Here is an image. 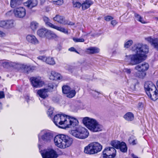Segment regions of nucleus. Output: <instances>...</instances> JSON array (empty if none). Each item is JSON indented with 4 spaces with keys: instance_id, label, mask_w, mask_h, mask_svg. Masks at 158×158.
<instances>
[{
    "instance_id": "obj_37",
    "label": "nucleus",
    "mask_w": 158,
    "mask_h": 158,
    "mask_svg": "<svg viewBox=\"0 0 158 158\" xmlns=\"http://www.w3.org/2000/svg\"><path fill=\"white\" fill-rule=\"evenodd\" d=\"M73 6L74 8H79L81 6V4L77 1H73Z\"/></svg>"
},
{
    "instance_id": "obj_62",
    "label": "nucleus",
    "mask_w": 158,
    "mask_h": 158,
    "mask_svg": "<svg viewBox=\"0 0 158 158\" xmlns=\"http://www.w3.org/2000/svg\"><path fill=\"white\" fill-rule=\"evenodd\" d=\"M156 86L158 89V80L156 82Z\"/></svg>"
},
{
    "instance_id": "obj_38",
    "label": "nucleus",
    "mask_w": 158,
    "mask_h": 158,
    "mask_svg": "<svg viewBox=\"0 0 158 158\" xmlns=\"http://www.w3.org/2000/svg\"><path fill=\"white\" fill-rule=\"evenodd\" d=\"M133 41L132 40H129L124 44V47L126 48H129L133 44Z\"/></svg>"
},
{
    "instance_id": "obj_33",
    "label": "nucleus",
    "mask_w": 158,
    "mask_h": 158,
    "mask_svg": "<svg viewBox=\"0 0 158 158\" xmlns=\"http://www.w3.org/2000/svg\"><path fill=\"white\" fill-rule=\"evenodd\" d=\"M52 28L56 29L58 31H59L61 32H63L64 33H67L68 31L64 28L61 27H59L56 26L54 25L52 27Z\"/></svg>"
},
{
    "instance_id": "obj_52",
    "label": "nucleus",
    "mask_w": 158,
    "mask_h": 158,
    "mask_svg": "<svg viewBox=\"0 0 158 158\" xmlns=\"http://www.w3.org/2000/svg\"><path fill=\"white\" fill-rule=\"evenodd\" d=\"M65 22L66 23V24H68V25H74V23H73V22H69L68 21H67V20H65Z\"/></svg>"
},
{
    "instance_id": "obj_48",
    "label": "nucleus",
    "mask_w": 158,
    "mask_h": 158,
    "mask_svg": "<svg viewBox=\"0 0 158 158\" xmlns=\"http://www.w3.org/2000/svg\"><path fill=\"white\" fill-rule=\"evenodd\" d=\"M124 72L127 74H130L131 73V70L130 69L126 68L124 69Z\"/></svg>"
},
{
    "instance_id": "obj_58",
    "label": "nucleus",
    "mask_w": 158,
    "mask_h": 158,
    "mask_svg": "<svg viewBox=\"0 0 158 158\" xmlns=\"http://www.w3.org/2000/svg\"><path fill=\"white\" fill-rule=\"evenodd\" d=\"M131 156L133 158H139L137 156L134 154H132Z\"/></svg>"
},
{
    "instance_id": "obj_1",
    "label": "nucleus",
    "mask_w": 158,
    "mask_h": 158,
    "mask_svg": "<svg viewBox=\"0 0 158 158\" xmlns=\"http://www.w3.org/2000/svg\"><path fill=\"white\" fill-rule=\"evenodd\" d=\"M132 49L136 54L126 55L125 58V60L131 65L139 64L149 52V48L147 45L139 43L135 44Z\"/></svg>"
},
{
    "instance_id": "obj_11",
    "label": "nucleus",
    "mask_w": 158,
    "mask_h": 158,
    "mask_svg": "<svg viewBox=\"0 0 158 158\" xmlns=\"http://www.w3.org/2000/svg\"><path fill=\"white\" fill-rule=\"evenodd\" d=\"M63 148H65L71 145L73 142V139L69 136L63 134Z\"/></svg>"
},
{
    "instance_id": "obj_47",
    "label": "nucleus",
    "mask_w": 158,
    "mask_h": 158,
    "mask_svg": "<svg viewBox=\"0 0 158 158\" xmlns=\"http://www.w3.org/2000/svg\"><path fill=\"white\" fill-rule=\"evenodd\" d=\"M53 112V109L52 108H50L48 109V114L49 116L51 117V115L52 114Z\"/></svg>"
},
{
    "instance_id": "obj_63",
    "label": "nucleus",
    "mask_w": 158,
    "mask_h": 158,
    "mask_svg": "<svg viewBox=\"0 0 158 158\" xmlns=\"http://www.w3.org/2000/svg\"><path fill=\"white\" fill-rule=\"evenodd\" d=\"M74 52H75L78 53V54H79V52L75 49V51H74Z\"/></svg>"
},
{
    "instance_id": "obj_8",
    "label": "nucleus",
    "mask_w": 158,
    "mask_h": 158,
    "mask_svg": "<svg viewBox=\"0 0 158 158\" xmlns=\"http://www.w3.org/2000/svg\"><path fill=\"white\" fill-rule=\"evenodd\" d=\"M39 141L40 142V138L45 142H50L53 139V134L50 131L44 130L42 131L38 135Z\"/></svg>"
},
{
    "instance_id": "obj_23",
    "label": "nucleus",
    "mask_w": 158,
    "mask_h": 158,
    "mask_svg": "<svg viewBox=\"0 0 158 158\" xmlns=\"http://www.w3.org/2000/svg\"><path fill=\"white\" fill-rule=\"evenodd\" d=\"M93 3L91 1H85L81 4V8L82 10H85L88 8Z\"/></svg>"
},
{
    "instance_id": "obj_40",
    "label": "nucleus",
    "mask_w": 158,
    "mask_h": 158,
    "mask_svg": "<svg viewBox=\"0 0 158 158\" xmlns=\"http://www.w3.org/2000/svg\"><path fill=\"white\" fill-rule=\"evenodd\" d=\"M50 2L53 4L57 5H61L64 2L63 1H52Z\"/></svg>"
},
{
    "instance_id": "obj_42",
    "label": "nucleus",
    "mask_w": 158,
    "mask_h": 158,
    "mask_svg": "<svg viewBox=\"0 0 158 158\" xmlns=\"http://www.w3.org/2000/svg\"><path fill=\"white\" fill-rule=\"evenodd\" d=\"M106 154H104L103 155V158H114L115 156V154H114L113 153V155H106Z\"/></svg>"
},
{
    "instance_id": "obj_36",
    "label": "nucleus",
    "mask_w": 158,
    "mask_h": 158,
    "mask_svg": "<svg viewBox=\"0 0 158 158\" xmlns=\"http://www.w3.org/2000/svg\"><path fill=\"white\" fill-rule=\"evenodd\" d=\"M14 21L13 20H10L6 21V27L11 28L14 27Z\"/></svg>"
},
{
    "instance_id": "obj_24",
    "label": "nucleus",
    "mask_w": 158,
    "mask_h": 158,
    "mask_svg": "<svg viewBox=\"0 0 158 158\" xmlns=\"http://www.w3.org/2000/svg\"><path fill=\"white\" fill-rule=\"evenodd\" d=\"M124 118L127 121H132L134 119V115L131 112H128L123 116Z\"/></svg>"
},
{
    "instance_id": "obj_7",
    "label": "nucleus",
    "mask_w": 158,
    "mask_h": 158,
    "mask_svg": "<svg viewBox=\"0 0 158 158\" xmlns=\"http://www.w3.org/2000/svg\"><path fill=\"white\" fill-rule=\"evenodd\" d=\"M149 68L148 64L146 63H143L139 64L135 67V69L138 71L136 73V77L140 78H143L146 76V73L145 71H147Z\"/></svg>"
},
{
    "instance_id": "obj_34",
    "label": "nucleus",
    "mask_w": 158,
    "mask_h": 158,
    "mask_svg": "<svg viewBox=\"0 0 158 158\" xmlns=\"http://www.w3.org/2000/svg\"><path fill=\"white\" fill-rule=\"evenodd\" d=\"M39 24L36 22H32L30 24V27L31 29L33 31H35L38 27Z\"/></svg>"
},
{
    "instance_id": "obj_50",
    "label": "nucleus",
    "mask_w": 158,
    "mask_h": 158,
    "mask_svg": "<svg viewBox=\"0 0 158 158\" xmlns=\"http://www.w3.org/2000/svg\"><path fill=\"white\" fill-rule=\"evenodd\" d=\"M117 22L116 20H112L111 22V24L114 26L117 24Z\"/></svg>"
},
{
    "instance_id": "obj_59",
    "label": "nucleus",
    "mask_w": 158,
    "mask_h": 158,
    "mask_svg": "<svg viewBox=\"0 0 158 158\" xmlns=\"http://www.w3.org/2000/svg\"><path fill=\"white\" fill-rule=\"evenodd\" d=\"M73 69V67L72 66H69V68L68 69L69 70H71Z\"/></svg>"
},
{
    "instance_id": "obj_13",
    "label": "nucleus",
    "mask_w": 158,
    "mask_h": 158,
    "mask_svg": "<svg viewBox=\"0 0 158 158\" xmlns=\"http://www.w3.org/2000/svg\"><path fill=\"white\" fill-rule=\"evenodd\" d=\"M43 158H56L58 156L56 152L53 149H50L44 153H41Z\"/></svg>"
},
{
    "instance_id": "obj_41",
    "label": "nucleus",
    "mask_w": 158,
    "mask_h": 158,
    "mask_svg": "<svg viewBox=\"0 0 158 158\" xmlns=\"http://www.w3.org/2000/svg\"><path fill=\"white\" fill-rule=\"evenodd\" d=\"M73 40L75 42H84L85 40L83 38H73Z\"/></svg>"
},
{
    "instance_id": "obj_57",
    "label": "nucleus",
    "mask_w": 158,
    "mask_h": 158,
    "mask_svg": "<svg viewBox=\"0 0 158 158\" xmlns=\"http://www.w3.org/2000/svg\"><path fill=\"white\" fill-rule=\"evenodd\" d=\"M133 140V139L131 137H130L129 139V142L130 144H131L132 143V141Z\"/></svg>"
},
{
    "instance_id": "obj_43",
    "label": "nucleus",
    "mask_w": 158,
    "mask_h": 158,
    "mask_svg": "<svg viewBox=\"0 0 158 158\" xmlns=\"http://www.w3.org/2000/svg\"><path fill=\"white\" fill-rule=\"evenodd\" d=\"M134 16L137 20L139 22H141L140 19H142V17L139 15L135 13Z\"/></svg>"
},
{
    "instance_id": "obj_21",
    "label": "nucleus",
    "mask_w": 158,
    "mask_h": 158,
    "mask_svg": "<svg viewBox=\"0 0 158 158\" xmlns=\"http://www.w3.org/2000/svg\"><path fill=\"white\" fill-rule=\"evenodd\" d=\"M0 63L2 66L5 68H8L14 66V63L12 62L9 61L8 60H2Z\"/></svg>"
},
{
    "instance_id": "obj_61",
    "label": "nucleus",
    "mask_w": 158,
    "mask_h": 158,
    "mask_svg": "<svg viewBox=\"0 0 158 158\" xmlns=\"http://www.w3.org/2000/svg\"><path fill=\"white\" fill-rule=\"evenodd\" d=\"M38 146L39 149H40L41 145L39 143L38 144Z\"/></svg>"
},
{
    "instance_id": "obj_16",
    "label": "nucleus",
    "mask_w": 158,
    "mask_h": 158,
    "mask_svg": "<svg viewBox=\"0 0 158 158\" xmlns=\"http://www.w3.org/2000/svg\"><path fill=\"white\" fill-rule=\"evenodd\" d=\"M116 150L113 147H108L106 148L102 152V155L106 154V155H111L113 153L116 155Z\"/></svg>"
},
{
    "instance_id": "obj_54",
    "label": "nucleus",
    "mask_w": 158,
    "mask_h": 158,
    "mask_svg": "<svg viewBox=\"0 0 158 158\" xmlns=\"http://www.w3.org/2000/svg\"><path fill=\"white\" fill-rule=\"evenodd\" d=\"M140 20H141V22H141V23H142L144 24V23H147V22L144 20V19L142 17V19H140Z\"/></svg>"
},
{
    "instance_id": "obj_18",
    "label": "nucleus",
    "mask_w": 158,
    "mask_h": 158,
    "mask_svg": "<svg viewBox=\"0 0 158 158\" xmlns=\"http://www.w3.org/2000/svg\"><path fill=\"white\" fill-rule=\"evenodd\" d=\"M53 20L58 23L62 24L65 25L67 23L65 22V20L64 17L59 15H56L53 18Z\"/></svg>"
},
{
    "instance_id": "obj_45",
    "label": "nucleus",
    "mask_w": 158,
    "mask_h": 158,
    "mask_svg": "<svg viewBox=\"0 0 158 158\" xmlns=\"http://www.w3.org/2000/svg\"><path fill=\"white\" fill-rule=\"evenodd\" d=\"M0 27H6V21H0Z\"/></svg>"
},
{
    "instance_id": "obj_4",
    "label": "nucleus",
    "mask_w": 158,
    "mask_h": 158,
    "mask_svg": "<svg viewBox=\"0 0 158 158\" xmlns=\"http://www.w3.org/2000/svg\"><path fill=\"white\" fill-rule=\"evenodd\" d=\"M85 125L90 131L96 132L101 130L102 126L95 119L86 117L83 119Z\"/></svg>"
},
{
    "instance_id": "obj_49",
    "label": "nucleus",
    "mask_w": 158,
    "mask_h": 158,
    "mask_svg": "<svg viewBox=\"0 0 158 158\" xmlns=\"http://www.w3.org/2000/svg\"><path fill=\"white\" fill-rule=\"evenodd\" d=\"M5 97L4 92L3 91H0V99L2 98Z\"/></svg>"
},
{
    "instance_id": "obj_60",
    "label": "nucleus",
    "mask_w": 158,
    "mask_h": 158,
    "mask_svg": "<svg viewBox=\"0 0 158 158\" xmlns=\"http://www.w3.org/2000/svg\"><path fill=\"white\" fill-rule=\"evenodd\" d=\"M155 19L157 21H158V17H155Z\"/></svg>"
},
{
    "instance_id": "obj_30",
    "label": "nucleus",
    "mask_w": 158,
    "mask_h": 158,
    "mask_svg": "<svg viewBox=\"0 0 158 158\" xmlns=\"http://www.w3.org/2000/svg\"><path fill=\"white\" fill-rule=\"evenodd\" d=\"M35 67L25 65L23 67L24 72L27 73L32 72L34 70Z\"/></svg>"
},
{
    "instance_id": "obj_39",
    "label": "nucleus",
    "mask_w": 158,
    "mask_h": 158,
    "mask_svg": "<svg viewBox=\"0 0 158 158\" xmlns=\"http://www.w3.org/2000/svg\"><path fill=\"white\" fill-rule=\"evenodd\" d=\"M54 85L55 84L53 83L48 84V88H46V89H48V92L52 91L54 87Z\"/></svg>"
},
{
    "instance_id": "obj_29",
    "label": "nucleus",
    "mask_w": 158,
    "mask_h": 158,
    "mask_svg": "<svg viewBox=\"0 0 158 158\" xmlns=\"http://www.w3.org/2000/svg\"><path fill=\"white\" fill-rule=\"evenodd\" d=\"M119 149L122 152H125L127 151V148L125 143L124 142H122L120 143Z\"/></svg>"
},
{
    "instance_id": "obj_20",
    "label": "nucleus",
    "mask_w": 158,
    "mask_h": 158,
    "mask_svg": "<svg viewBox=\"0 0 158 158\" xmlns=\"http://www.w3.org/2000/svg\"><path fill=\"white\" fill-rule=\"evenodd\" d=\"M61 78L60 74L54 71H52L51 72L49 77L50 80H60Z\"/></svg>"
},
{
    "instance_id": "obj_3",
    "label": "nucleus",
    "mask_w": 158,
    "mask_h": 158,
    "mask_svg": "<svg viewBox=\"0 0 158 158\" xmlns=\"http://www.w3.org/2000/svg\"><path fill=\"white\" fill-rule=\"evenodd\" d=\"M144 86L146 94L152 100L155 101L158 99V90L152 81L145 82Z\"/></svg>"
},
{
    "instance_id": "obj_55",
    "label": "nucleus",
    "mask_w": 158,
    "mask_h": 158,
    "mask_svg": "<svg viewBox=\"0 0 158 158\" xmlns=\"http://www.w3.org/2000/svg\"><path fill=\"white\" fill-rule=\"evenodd\" d=\"M0 35L1 37H4L5 35V34L2 31H0Z\"/></svg>"
},
{
    "instance_id": "obj_27",
    "label": "nucleus",
    "mask_w": 158,
    "mask_h": 158,
    "mask_svg": "<svg viewBox=\"0 0 158 158\" xmlns=\"http://www.w3.org/2000/svg\"><path fill=\"white\" fill-rule=\"evenodd\" d=\"M47 31V30L45 28L40 29L37 31V34L40 37H45Z\"/></svg>"
},
{
    "instance_id": "obj_53",
    "label": "nucleus",
    "mask_w": 158,
    "mask_h": 158,
    "mask_svg": "<svg viewBox=\"0 0 158 158\" xmlns=\"http://www.w3.org/2000/svg\"><path fill=\"white\" fill-rule=\"evenodd\" d=\"M75 49L74 48L72 47L69 49V50L71 52H74L75 51Z\"/></svg>"
},
{
    "instance_id": "obj_26",
    "label": "nucleus",
    "mask_w": 158,
    "mask_h": 158,
    "mask_svg": "<svg viewBox=\"0 0 158 158\" xmlns=\"http://www.w3.org/2000/svg\"><path fill=\"white\" fill-rule=\"evenodd\" d=\"M56 35L53 32L47 30L45 37L48 39H52L56 38Z\"/></svg>"
},
{
    "instance_id": "obj_25",
    "label": "nucleus",
    "mask_w": 158,
    "mask_h": 158,
    "mask_svg": "<svg viewBox=\"0 0 158 158\" xmlns=\"http://www.w3.org/2000/svg\"><path fill=\"white\" fill-rule=\"evenodd\" d=\"M99 49L97 48L90 47L86 49L87 52L89 54H94L99 52Z\"/></svg>"
},
{
    "instance_id": "obj_14",
    "label": "nucleus",
    "mask_w": 158,
    "mask_h": 158,
    "mask_svg": "<svg viewBox=\"0 0 158 158\" xmlns=\"http://www.w3.org/2000/svg\"><path fill=\"white\" fill-rule=\"evenodd\" d=\"M55 145L60 148H63V134L56 135L54 139Z\"/></svg>"
},
{
    "instance_id": "obj_5",
    "label": "nucleus",
    "mask_w": 158,
    "mask_h": 158,
    "mask_svg": "<svg viewBox=\"0 0 158 158\" xmlns=\"http://www.w3.org/2000/svg\"><path fill=\"white\" fill-rule=\"evenodd\" d=\"M78 124L74 127V129L71 131L70 133L75 137L79 139H83L87 138L89 135V132L87 130L81 127H77Z\"/></svg>"
},
{
    "instance_id": "obj_19",
    "label": "nucleus",
    "mask_w": 158,
    "mask_h": 158,
    "mask_svg": "<svg viewBox=\"0 0 158 158\" xmlns=\"http://www.w3.org/2000/svg\"><path fill=\"white\" fill-rule=\"evenodd\" d=\"M27 41L32 44H36L38 43V41L35 37L32 35H28L27 36Z\"/></svg>"
},
{
    "instance_id": "obj_44",
    "label": "nucleus",
    "mask_w": 158,
    "mask_h": 158,
    "mask_svg": "<svg viewBox=\"0 0 158 158\" xmlns=\"http://www.w3.org/2000/svg\"><path fill=\"white\" fill-rule=\"evenodd\" d=\"M113 17L110 15H107L104 17V19L106 21H109L113 19Z\"/></svg>"
},
{
    "instance_id": "obj_6",
    "label": "nucleus",
    "mask_w": 158,
    "mask_h": 158,
    "mask_svg": "<svg viewBox=\"0 0 158 158\" xmlns=\"http://www.w3.org/2000/svg\"><path fill=\"white\" fill-rule=\"evenodd\" d=\"M102 147V146L98 143L93 142L85 147L84 152L85 153L87 154H94L101 151Z\"/></svg>"
},
{
    "instance_id": "obj_28",
    "label": "nucleus",
    "mask_w": 158,
    "mask_h": 158,
    "mask_svg": "<svg viewBox=\"0 0 158 158\" xmlns=\"http://www.w3.org/2000/svg\"><path fill=\"white\" fill-rule=\"evenodd\" d=\"M22 3V1H10V6L12 8H15L20 5Z\"/></svg>"
},
{
    "instance_id": "obj_46",
    "label": "nucleus",
    "mask_w": 158,
    "mask_h": 158,
    "mask_svg": "<svg viewBox=\"0 0 158 158\" xmlns=\"http://www.w3.org/2000/svg\"><path fill=\"white\" fill-rule=\"evenodd\" d=\"M46 58L45 56H39L38 57V59L43 61H45L47 59Z\"/></svg>"
},
{
    "instance_id": "obj_9",
    "label": "nucleus",
    "mask_w": 158,
    "mask_h": 158,
    "mask_svg": "<svg viewBox=\"0 0 158 158\" xmlns=\"http://www.w3.org/2000/svg\"><path fill=\"white\" fill-rule=\"evenodd\" d=\"M32 86L35 88L41 87L44 84V82L40 77H31L30 79Z\"/></svg>"
},
{
    "instance_id": "obj_56",
    "label": "nucleus",
    "mask_w": 158,
    "mask_h": 158,
    "mask_svg": "<svg viewBox=\"0 0 158 158\" xmlns=\"http://www.w3.org/2000/svg\"><path fill=\"white\" fill-rule=\"evenodd\" d=\"M135 140H136V139L135 140V139H133V140L132 141V143L131 144H132L133 145H134L136 144V143L135 142Z\"/></svg>"
},
{
    "instance_id": "obj_15",
    "label": "nucleus",
    "mask_w": 158,
    "mask_h": 158,
    "mask_svg": "<svg viewBox=\"0 0 158 158\" xmlns=\"http://www.w3.org/2000/svg\"><path fill=\"white\" fill-rule=\"evenodd\" d=\"M48 89H46V88H44L39 90L37 91V93L40 98L44 99L48 97Z\"/></svg>"
},
{
    "instance_id": "obj_17",
    "label": "nucleus",
    "mask_w": 158,
    "mask_h": 158,
    "mask_svg": "<svg viewBox=\"0 0 158 158\" xmlns=\"http://www.w3.org/2000/svg\"><path fill=\"white\" fill-rule=\"evenodd\" d=\"M38 3L37 1H27L26 2L24 3V4L25 6L31 9L36 6Z\"/></svg>"
},
{
    "instance_id": "obj_12",
    "label": "nucleus",
    "mask_w": 158,
    "mask_h": 158,
    "mask_svg": "<svg viewBox=\"0 0 158 158\" xmlns=\"http://www.w3.org/2000/svg\"><path fill=\"white\" fill-rule=\"evenodd\" d=\"M14 13L16 17L23 18L26 15V10L25 9L22 7L17 8L14 10Z\"/></svg>"
},
{
    "instance_id": "obj_32",
    "label": "nucleus",
    "mask_w": 158,
    "mask_h": 158,
    "mask_svg": "<svg viewBox=\"0 0 158 158\" xmlns=\"http://www.w3.org/2000/svg\"><path fill=\"white\" fill-rule=\"evenodd\" d=\"M121 142L119 141H113L111 142V145L114 148L118 149Z\"/></svg>"
},
{
    "instance_id": "obj_31",
    "label": "nucleus",
    "mask_w": 158,
    "mask_h": 158,
    "mask_svg": "<svg viewBox=\"0 0 158 158\" xmlns=\"http://www.w3.org/2000/svg\"><path fill=\"white\" fill-rule=\"evenodd\" d=\"M43 19L46 25L49 27L52 28L54 24L49 22L50 20L46 16H44L43 17Z\"/></svg>"
},
{
    "instance_id": "obj_51",
    "label": "nucleus",
    "mask_w": 158,
    "mask_h": 158,
    "mask_svg": "<svg viewBox=\"0 0 158 158\" xmlns=\"http://www.w3.org/2000/svg\"><path fill=\"white\" fill-rule=\"evenodd\" d=\"M143 103L141 102H139L138 104V108L139 109H140L141 107H143Z\"/></svg>"
},
{
    "instance_id": "obj_2",
    "label": "nucleus",
    "mask_w": 158,
    "mask_h": 158,
    "mask_svg": "<svg viewBox=\"0 0 158 158\" xmlns=\"http://www.w3.org/2000/svg\"><path fill=\"white\" fill-rule=\"evenodd\" d=\"M53 122L56 126L63 129L74 127L78 123V121L76 118L60 114L54 116Z\"/></svg>"
},
{
    "instance_id": "obj_64",
    "label": "nucleus",
    "mask_w": 158,
    "mask_h": 158,
    "mask_svg": "<svg viewBox=\"0 0 158 158\" xmlns=\"http://www.w3.org/2000/svg\"><path fill=\"white\" fill-rule=\"evenodd\" d=\"M152 12H151V11H148V12H146V13L147 14H149V13H152Z\"/></svg>"
},
{
    "instance_id": "obj_22",
    "label": "nucleus",
    "mask_w": 158,
    "mask_h": 158,
    "mask_svg": "<svg viewBox=\"0 0 158 158\" xmlns=\"http://www.w3.org/2000/svg\"><path fill=\"white\" fill-rule=\"evenodd\" d=\"M147 40L153 45L154 48L158 49V39L157 38H152L150 37L148 38Z\"/></svg>"
},
{
    "instance_id": "obj_35",
    "label": "nucleus",
    "mask_w": 158,
    "mask_h": 158,
    "mask_svg": "<svg viewBox=\"0 0 158 158\" xmlns=\"http://www.w3.org/2000/svg\"><path fill=\"white\" fill-rule=\"evenodd\" d=\"M45 62L47 64L50 65H54L55 64V62L54 59L51 57H48V58H47Z\"/></svg>"
},
{
    "instance_id": "obj_10",
    "label": "nucleus",
    "mask_w": 158,
    "mask_h": 158,
    "mask_svg": "<svg viewBox=\"0 0 158 158\" xmlns=\"http://www.w3.org/2000/svg\"><path fill=\"white\" fill-rule=\"evenodd\" d=\"M62 91L63 93L66 94L67 97L71 98L74 97L76 94L75 90H71V88L68 85H64L62 87Z\"/></svg>"
}]
</instances>
